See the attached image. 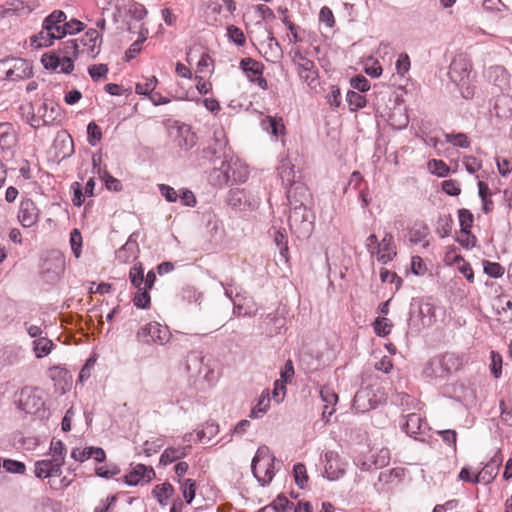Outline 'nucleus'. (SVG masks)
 <instances>
[{
    "mask_svg": "<svg viewBox=\"0 0 512 512\" xmlns=\"http://www.w3.org/2000/svg\"><path fill=\"white\" fill-rule=\"evenodd\" d=\"M66 448L62 441L53 440L50 443L47 457L34 463V475L41 480H47L52 489H64L70 485V480L62 477L65 464Z\"/></svg>",
    "mask_w": 512,
    "mask_h": 512,
    "instance_id": "obj_1",
    "label": "nucleus"
},
{
    "mask_svg": "<svg viewBox=\"0 0 512 512\" xmlns=\"http://www.w3.org/2000/svg\"><path fill=\"white\" fill-rule=\"evenodd\" d=\"M185 370L190 384L197 391H206L214 387L220 378L216 362L198 352H192L187 356Z\"/></svg>",
    "mask_w": 512,
    "mask_h": 512,
    "instance_id": "obj_2",
    "label": "nucleus"
},
{
    "mask_svg": "<svg viewBox=\"0 0 512 512\" xmlns=\"http://www.w3.org/2000/svg\"><path fill=\"white\" fill-rule=\"evenodd\" d=\"M64 20H66V13L62 10H54L46 16L41 30L30 37L31 46L45 48L52 46L56 40L64 38L66 36Z\"/></svg>",
    "mask_w": 512,
    "mask_h": 512,
    "instance_id": "obj_3",
    "label": "nucleus"
},
{
    "mask_svg": "<svg viewBox=\"0 0 512 512\" xmlns=\"http://www.w3.org/2000/svg\"><path fill=\"white\" fill-rule=\"evenodd\" d=\"M304 200L306 198L296 196L293 199V204L289 203L288 224L292 234L298 239L309 238L314 229V214L304 205Z\"/></svg>",
    "mask_w": 512,
    "mask_h": 512,
    "instance_id": "obj_4",
    "label": "nucleus"
},
{
    "mask_svg": "<svg viewBox=\"0 0 512 512\" xmlns=\"http://www.w3.org/2000/svg\"><path fill=\"white\" fill-rule=\"evenodd\" d=\"M249 176L248 166L237 157H230L221 162L219 168H215L210 174V180L215 186H224L233 181L242 183Z\"/></svg>",
    "mask_w": 512,
    "mask_h": 512,
    "instance_id": "obj_5",
    "label": "nucleus"
},
{
    "mask_svg": "<svg viewBox=\"0 0 512 512\" xmlns=\"http://www.w3.org/2000/svg\"><path fill=\"white\" fill-rule=\"evenodd\" d=\"M462 366V358L455 353H444L431 358L423 373L428 378L444 379Z\"/></svg>",
    "mask_w": 512,
    "mask_h": 512,
    "instance_id": "obj_6",
    "label": "nucleus"
},
{
    "mask_svg": "<svg viewBox=\"0 0 512 512\" xmlns=\"http://www.w3.org/2000/svg\"><path fill=\"white\" fill-rule=\"evenodd\" d=\"M275 457L267 446H260L251 462V470L261 486H266L275 476Z\"/></svg>",
    "mask_w": 512,
    "mask_h": 512,
    "instance_id": "obj_7",
    "label": "nucleus"
},
{
    "mask_svg": "<svg viewBox=\"0 0 512 512\" xmlns=\"http://www.w3.org/2000/svg\"><path fill=\"white\" fill-rule=\"evenodd\" d=\"M470 73L471 63L465 56L459 55L453 59L448 75L465 99H471L474 96V86L470 83Z\"/></svg>",
    "mask_w": 512,
    "mask_h": 512,
    "instance_id": "obj_8",
    "label": "nucleus"
},
{
    "mask_svg": "<svg viewBox=\"0 0 512 512\" xmlns=\"http://www.w3.org/2000/svg\"><path fill=\"white\" fill-rule=\"evenodd\" d=\"M365 247L372 258H375L381 264H387L397 255L394 236L390 232H385L379 241L375 234L366 238Z\"/></svg>",
    "mask_w": 512,
    "mask_h": 512,
    "instance_id": "obj_9",
    "label": "nucleus"
},
{
    "mask_svg": "<svg viewBox=\"0 0 512 512\" xmlns=\"http://www.w3.org/2000/svg\"><path fill=\"white\" fill-rule=\"evenodd\" d=\"M386 401V393L380 383L375 382L362 387L354 396L353 408L358 413H365L377 408Z\"/></svg>",
    "mask_w": 512,
    "mask_h": 512,
    "instance_id": "obj_10",
    "label": "nucleus"
},
{
    "mask_svg": "<svg viewBox=\"0 0 512 512\" xmlns=\"http://www.w3.org/2000/svg\"><path fill=\"white\" fill-rule=\"evenodd\" d=\"M282 183L286 186V195L288 203L293 204L296 196L307 198L308 190L305 185L296 181L294 166L289 159H283L278 167Z\"/></svg>",
    "mask_w": 512,
    "mask_h": 512,
    "instance_id": "obj_11",
    "label": "nucleus"
},
{
    "mask_svg": "<svg viewBox=\"0 0 512 512\" xmlns=\"http://www.w3.org/2000/svg\"><path fill=\"white\" fill-rule=\"evenodd\" d=\"M409 325L417 330L430 327L436 320L435 307L428 302L411 304Z\"/></svg>",
    "mask_w": 512,
    "mask_h": 512,
    "instance_id": "obj_12",
    "label": "nucleus"
},
{
    "mask_svg": "<svg viewBox=\"0 0 512 512\" xmlns=\"http://www.w3.org/2000/svg\"><path fill=\"white\" fill-rule=\"evenodd\" d=\"M224 289L225 296L230 299L233 303V315L237 317L253 316L257 312V307L251 297L236 292L234 295V289L232 285L220 283Z\"/></svg>",
    "mask_w": 512,
    "mask_h": 512,
    "instance_id": "obj_13",
    "label": "nucleus"
},
{
    "mask_svg": "<svg viewBox=\"0 0 512 512\" xmlns=\"http://www.w3.org/2000/svg\"><path fill=\"white\" fill-rule=\"evenodd\" d=\"M170 331L166 325L153 321L142 326L137 332V340L146 344L163 345L170 340Z\"/></svg>",
    "mask_w": 512,
    "mask_h": 512,
    "instance_id": "obj_14",
    "label": "nucleus"
},
{
    "mask_svg": "<svg viewBox=\"0 0 512 512\" xmlns=\"http://www.w3.org/2000/svg\"><path fill=\"white\" fill-rule=\"evenodd\" d=\"M17 406L27 414H37L44 407V401L38 388L24 387L19 394Z\"/></svg>",
    "mask_w": 512,
    "mask_h": 512,
    "instance_id": "obj_15",
    "label": "nucleus"
},
{
    "mask_svg": "<svg viewBox=\"0 0 512 512\" xmlns=\"http://www.w3.org/2000/svg\"><path fill=\"white\" fill-rule=\"evenodd\" d=\"M65 257L62 253L54 251L44 260L42 273L48 281H58L65 271Z\"/></svg>",
    "mask_w": 512,
    "mask_h": 512,
    "instance_id": "obj_16",
    "label": "nucleus"
},
{
    "mask_svg": "<svg viewBox=\"0 0 512 512\" xmlns=\"http://www.w3.org/2000/svg\"><path fill=\"white\" fill-rule=\"evenodd\" d=\"M400 426L408 436L416 440H423V436L428 429L427 422L417 413L404 416L400 421Z\"/></svg>",
    "mask_w": 512,
    "mask_h": 512,
    "instance_id": "obj_17",
    "label": "nucleus"
},
{
    "mask_svg": "<svg viewBox=\"0 0 512 512\" xmlns=\"http://www.w3.org/2000/svg\"><path fill=\"white\" fill-rule=\"evenodd\" d=\"M40 210L35 202L29 198L22 199L19 205L17 218L23 228H30L37 224Z\"/></svg>",
    "mask_w": 512,
    "mask_h": 512,
    "instance_id": "obj_18",
    "label": "nucleus"
},
{
    "mask_svg": "<svg viewBox=\"0 0 512 512\" xmlns=\"http://www.w3.org/2000/svg\"><path fill=\"white\" fill-rule=\"evenodd\" d=\"M503 462V455L500 450H497L491 460L474 475L473 483L489 484L497 476L499 468Z\"/></svg>",
    "mask_w": 512,
    "mask_h": 512,
    "instance_id": "obj_19",
    "label": "nucleus"
},
{
    "mask_svg": "<svg viewBox=\"0 0 512 512\" xmlns=\"http://www.w3.org/2000/svg\"><path fill=\"white\" fill-rule=\"evenodd\" d=\"M294 62L297 65L298 75L310 87L316 85L318 79V71L314 62L302 54L295 55Z\"/></svg>",
    "mask_w": 512,
    "mask_h": 512,
    "instance_id": "obj_20",
    "label": "nucleus"
},
{
    "mask_svg": "<svg viewBox=\"0 0 512 512\" xmlns=\"http://www.w3.org/2000/svg\"><path fill=\"white\" fill-rule=\"evenodd\" d=\"M228 204L240 210L254 209L259 205V198L245 189H232L229 192Z\"/></svg>",
    "mask_w": 512,
    "mask_h": 512,
    "instance_id": "obj_21",
    "label": "nucleus"
},
{
    "mask_svg": "<svg viewBox=\"0 0 512 512\" xmlns=\"http://www.w3.org/2000/svg\"><path fill=\"white\" fill-rule=\"evenodd\" d=\"M41 62L45 69L59 73L70 74L74 69L73 59L69 56L60 57L56 54H44Z\"/></svg>",
    "mask_w": 512,
    "mask_h": 512,
    "instance_id": "obj_22",
    "label": "nucleus"
},
{
    "mask_svg": "<svg viewBox=\"0 0 512 512\" xmlns=\"http://www.w3.org/2000/svg\"><path fill=\"white\" fill-rule=\"evenodd\" d=\"M78 42L82 54L95 58L100 53L102 38L96 29L86 31Z\"/></svg>",
    "mask_w": 512,
    "mask_h": 512,
    "instance_id": "obj_23",
    "label": "nucleus"
},
{
    "mask_svg": "<svg viewBox=\"0 0 512 512\" xmlns=\"http://www.w3.org/2000/svg\"><path fill=\"white\" fill-rule=\"evenodd\" d=\"M390 462V451L388 448H380L371 455L369 459H358L357 465L363 471L380 469L387 466Z\"/></svg>",
    "mask_w": 512,
    "mask_h": 512,
    "instance_id": "obj_24",
    "label": "nucleus"
},
{
    "mask_svg": "<svg viewBox=\"0 0 512 512\" xmlns=\"http://www.w3.org/2000/svg\"><path fill=\"white\" fill-rule=\"evenodd\" d=\"M324 475L333 481L342 477L345 473L346 464L340 459L336 452L329 451L325 454Z\"/></svg>",
    "mask_w": 512,
    "mask_h": 512,
    "instance_id": "obj_25",
    "label": "nucleus"
},
{
    "mask_svg": "<svg viewBox=\"0 0 512 512\" xmlns=\"http://www.w3.org/2000/svg\"><path fill=\"white\" fill-rule=\"evenodd\" d=\"M488 82L499 91L504 92L510 86V75L508 71L500 65L489 67L485 72Z\"/></svg>",
    "mask_w": 512,
    "mask_h": 512,
    "instance_id": "obj_26",
    "label": "nucleus"
},
{
    "mask_svg": "<svg viewBox=\"0 0 512 512\" xmlns=\"http://www.w3.org/2000/svg\"><path fill=\"white\" fill-rule=\"evenodd\" d=\"M155 477L152 467L144 464L135 465L125 476V483L129 486H136L140 483L150 482Z\"/></svg>",
    "mask_w": 512,
    "mask_h": 512,
    "instance_id": "obj_27",
    "label": "nucleus"
},
{
    "mask_svg": "<svg viewBox=\"0 0 512 512\" xmlns=\"http://www.w3.org/2000/svg\"><path fill=\"white\" fill-rule=\"evenodd\" d=\"M138 236V232L132 233L126 243L117 250L116 259L120 263H129L137 259L139 253Z\"/></svg>",
    "mask_w": 512,
    "mask_h": 512,
    "instance_id": "obj_28",
    "label": "nucleus"
},
{
    "mask_svg": "<svg viewBox=\"0 0 512 512\" xmlns=\"http://www.w3.org/2000/svg\"><path fill=\"white\" fill-rule=\"evenodd\" d=\"M32 75V67L24 59H13L6 71V78L10 81H18L29 78Z\"/></svg>",
    "mask_w": 512,
    "mask_h": 512,
    "instance_id": "obj_29",
    "label": "nucleus"
},
{
    "mask_svg": "<svg viewBox=\"0 0 512 512\" xmlns=\"http://www.w3.org/2000/svg\"><path fill=\"white\" fill-rule=\"evenodd\" d=\"M261 128L271 135L275 140L285 133V125L282 117L266 116L260 122Z\"/></svg>",
    "mask_w": 512,
    "mask_h": 512,
    "instance_id": "obj_30",
    "label": "nucleus"
},
{
    "mask_svg": "<svg viewBox=\"0 0 512 512\" xmlns=\"http://www.w3.org/2000/svg\"><path fill=\"white\" fill-rule=\"evenodd\" d=\"M43 125H51L60 116V107L53 101L45 99L37 109Z\"/></svg>",
    "mask_w": 512,
    "mask_h": 512,
    "instance_id": "obj_31",
    "label": "nucleus"
},
{
    "mask_svg": "<svg viewBox=\"0 0 512 512\" xmlns=\"http://www.w3.org/2000/svg\"><path fill=\"white\" fill-rule=\"evenodd\" d=\"M320 397L325 403L322 417L328 421L329 417L335 412L334 406L338 402V395L335 390L330 386H323L320 389Z\"/></svg>",
    "mask_w": 512,
    "mask_h": 512,
    "instance_id": "obj_32",
    "label": "nucleus"
},
{
    "mask_svg": "<svg viewBox=\"0 0 512 512\" xmlns=\"http://www.w3.org/2000/svg\"><path fill=\"white\" fill-rule=\"evenodd\" d=\"M177 144L184 150L191 149L196 144V135L188 125H180L177 128Z\"/></svg>",
    "mask_w": 512,
    "mask_h": 512,
    "instance_id": "obj_33",
    "label": "nucleus"
},
{
    "mask_svg": "<svg viewBox=\"0 0 512 512\" xmlns=\"http://www.w3.org/2000/svg\"><path fill=\"white\" fill-rule=\"evenodd\" d=\"M270 409V393L269 390H263L259 396L257 403L252 407L249 417L252 419L261 418Z\"/></svg>",
    "mask_w": 512,
    "mask_h": 512,
    "instance_id": "obj_34",
    "label": "nucleus"
},
{
    "mask_svg": "<svg viewBox=\"0 0 512 512\" xmlns=\"http://www.w3.org/2000/svg\"><path fill=\"white\" fill-rule=\"evenodd\" d=\"M189 446L168 447L160 457V463L163 465L171 464L172 462L184 458L188 454Z\"/></svg>",
    "mask_w": 512,
    "mask_h": 512,
    "instance_id": "obj_35",
    "label": "nucleus"
},
{
    "mask_svg": "<svg viewBox=\"0 0 512 512\" xmlns=\"http://www.w3.org/2000/svg\"><path fill=\"white\" fill-rule=\"evenodd\" d=\"M405 476V469L402 467H395L390 470L383 471L379 474L378 480L385 485L398 484Z\"/></svg>",
    "mask_w": 512,
    "mask_h": 512,
    "instance_id": "obj_36",
    "label": "nucleus"
},
{
    "mask_svg": "<svg viewBox=\"0 0 512 512\" xmlns=\"http://www.w3.org/2000/svg\"><path fill=\"white\" fill-rule=\"evenodd\" d=\"M53 346L54 344L52 340L46 336H42L33 341V351L37 358H43L47 356L51 352Z\"/></svg>",
    "mask_w": 512,
    "mask_h": 512,
    "instance_id": "obj_37",
    "label": "nucleus"
},
{
    "mask_svg": "<svg viewBox=\"0 0 512 512\" xmlns=\"http://www.w3.org/2000/svg\"><path fill=\"white\" fill-rule=\"evenodd\" d=\"M219 432L218 425L213 422H206L201 429L196 430L198 442L207 443Z\"/></svg>",
    "mask_w": 512,
    "mask_h": 512,
    "instance_id": "obj_38",
    "label": "nucleus"
},
{
    "mask_svg": "<svg viewBox=\"0 0 512 512\" xmlns=\"http://www.w3.org/2000/svg\"><path fill=\"white\" fill-rule=\"evenodd\" d=\"M240 66L250 79L262 75L263 65L252 58L242 59Z\"/></svg>",
    "mask_w": 512,
    "mask_h": 512,
    "instance_id": "obj_39",
    "label": "nucleus"
},
{
    "mask_svg": "<svg viewBox=\"0 0 512 512\" xmlns=\"http://www.w3.org/2000/svg\"><path fill=\"white\" fill-rule=\"evenodd\" d=\"M174 488L169 483L157 485L153 489V494L161 505H167L170 497L173 495Z\"/></svg>",
    "mask_w": 512,
    "mask_h": 512,
    "instance_id": "obj_40",
    "label": "nucleus"
},
{
    "mask_svg": "<svg viewBox=\"0 0 512 512\" xmlns=\"http://www.w3.org/2000/svg\"><path fill=\"white\" fill-rule=\"evenodd\" d=\"M427 168L431 174L437 177H446L450 173V168L443 160L432 159L428 161Z\"/></svg>",
    "mask_w": 512,
    "mask_h": 512,
    "instance_id": "obj_41",
    "label": "nucleus"
},
{
    "mask_svg": "<svg viewBox=\"0 0 512 512\" xmlns=\"http://www.w3.org/2000/svg\"><path fill=\"white\" fill-rule=\"evenodd\" d=\"M158 80L155 76L145 78L143 82H138L135 86V92L139 95L150 96L155 90Z\"/></svg>",
    "mask_w": 512,
    "mask_h": 512,
    "instance_id": "obj_42",
    "label": "nucleus"
},
{
    "mask_svg": "<svg viewBox=\"0 0 512 512\" xmlns=\"http://www.w3.org/2000/svg\"><path fill=\"white\" fill-rule=\"evenodd\" d=\"M129 279L135 288H143L144 270L141 263H136L130 268Z\"/></svg>",
    "mask_w": 512,
    "mask_h": 512,
    "instance_id": "obj_43",
    "label": "nucleus"
},
{
    "mask_svg": "<svg viewBox=\"0 0 512 512\" xmlns=\"http://www.w3.org/2000/svg\"><path fill=\"white\" fill-rule=\"evenodd\" d=\"M346 101L351 111H357L366 106V98L352 90L347 92Z\"/></svg>",
    "mask_w": 512,
    "mask_h": 512,
    "instance_id": "obj_44",
    "label": "nucleus"
},
{
    "mask_svg": "<svg viewBox=\"0 0 512 512\" xmlns=\"http://www.w3.org/2000/svg\"><path fill=\"white\" fill-rule=\"evenodd\" d=\"M444 136L446 142L455 147L468 148L470 146V141L465 133H445Z\"/></svg>",
    "mask_w": 512,
    "mask_h": 512,
    "instance_id": "obj_45",
    "label": "nucleus"
},
{
    "mask_svg": "<svg viewBox=\"0 0 512 512\" xmlns=\"http://www.w3.org/2000/svg\"><path fill=\"white\" fill-rule=\"evenodd\" d=\"M230 42H233L237 46L243 47L246 44V37L244 32L235 25H229L226 33Z\"/></svg>",
    "mask_w": 512,
    "mask_h": 512,
    "instance_id": "obj_46",
    "label": "nucleus"
},
{
    "mask_svg": "<svg viewBox=\"0 0 512 512\" xmlns=\"http://www.w3.org/2000/svg\"><path fill=\"white\" fill-rule=\"evenodd\" d=\"M454 262L457 264L459 272L467 279L468 282H474V272L471 265L460 255L455 256Z\"/></svg>",
    "mask_w": 512,
    "mask_h": 512,
    "instance_id": "obj_47",
    "label": "nucleus"
},
{
    "mask_svg": "<svg viewBox=\"0 0 512 512\" xmlns=\"http://www.w3.org/2000/svg\"><path fill=\"white\" fill-rule=\"evenodd\" d=\"M70 247L72 250L73 255L75 258H79L82 253V235L81 232L78 229H73L70 232V239H69Z\"/></svg>",
    "mask_w": 512,
    "mask_h": 512,
    "instance_id": "obj_48",
    "label": "nucleus"
},
{
    "mask_svg": "<svg viewBox=\"0 0 512 512\" xmlns=\"http://www.w3.org/2000/svg\"><path fill=\"white\" fill-rule=\"evenodd\" d=\"M483 270L485 274L492 278H500L505 273V268L501 264L488 260L483 261Z\"/></svg>",
    "mask_w": 512,
    "mask_h": 512,
    "instance_id": "obj_49",
    "label": "nucleus"
},
{
    "mask_svg": "<svg viewBox=\"0 0 512 512\" xmlns=\"http://www.w3.org/2000/svg\"><path fill=\"white\" fill-rule=\"evenodd\" d=\"M274 243L279 249V254L285 262L288 260V241L286 235L278 230L274 235Z\"/></svg>",
    "mask_w": 512,
    "mask_h": 512,
    "instance_id": "obj_50",
    "label": "nucleus"
},
{
    "mask_svg": "<svg viewBox=\"0 0 512 512\" xmlns=\"http://www.w3.org/2000/svg\"><path fill=\"white\" fill-rule=\"evenodd\" d=\"M374 332L380 337H385L391 332L392 324L385 317H378L373 323Z\"/></svg>",
    "mask_w": 512,
    "mask_h": 512,
    "instance_id": "obj_51",
    "label": "nucleus"
},
{
    "mask_svg": "<svg viewBox=\"0 0 512 512\" xmlns=\"http://www.w3.org/2000/svg\"><path fill=\"white\" fill-rule=\"evenodd\" d=\"M180 484L183 497L185 498L186 502L190 504L195 497L196 483L192 479H184L180 482Z\"/></svg>",
    "mask_w": 512,
    "mask_h": 512,
    "instance_id": "obj_52",
    "label": "nucleus"
},
{
    "mask_svg": "<svg viewBox=\"0 0 512 512\" xmlns=\"http://www.w3.org/2000/svg\"><path fill=\"white\" fill-rule=\"evenodd\" d=\"M295 483L299 488L303 489L308 482V475L304 464L298 463L293 467Z\"/></svg>",
    "mask_w": 512,
    "mask_h": 512,
    "instance_id": "obj_53",
    "label": "nucleus"
},
{
    "mask_svg": "<svg viewBox=\"0 0 512 512\" xmlns=\"http://www.w3.org/2000/svg\"><path fill=\"white\" fill-rule=\"evenodd\" d=\"M149 290H145V288H137V292L133 298V303L137 308L146 309L150 305V295L148 293Z\"/></svg>",
    "mask_w": 512,
    "mask_h": 512,
    "instance_id": "obj_54",
    "label": "nucleus"
},
{
    "mask_svg": "<svg viewBox=\"0 0 512 512\" xmlns=\"http://www.w3.org/2000/svg\"><path fill=\"white\" fill-rule=\"evenodd\" d=\"M102 138L100 127L95 122H90L87 125V139L91 146H96Z\"/></svg>",
    "mask_w": 512,
    "mask_h": 512,
    "instance_id": "obj_55",
    "label": "nucleus"
},
{
    "mask_svg": "<svg viewBox=\"0 0 512 512\" xmlns=\"http://www.w3.org/2000/svg\"><path fill=\"white\" fill-rule=\"evenodd\" d=\"M3 468L12 474H24L26 471V466L23 462L13 460V459H5L2 463Z\"/></svg>",
    "mask_w": 512,
    "mask_h": 512,
    "instance_id": "obj_56",
    "label": "nucleus"
},
{
    "mask_svg": "<svg viewBox=\"0 0 512 512\" xmlns=\"http://www.w3.org/2000/svg\"><path fill=\"white\" fill-rule=\"evenodd\" d=\"M458 217H459L461 231L463 233L469 234L470 229L473 224L472 213L467 209H461V210H459Z\"/></svg>",
    "mask_w": 512,
    "mask_h": 512,
    "instance_id": "obj_57",
    "label": "nucleus"
},
{
    "mask_svg": "<svg viewBox=\"0 0 512 512\" xmlns=\"http://www.w3.org/2000/svg\"><path fill=\"white\" fill-rule=\"evenodd\" d=\"M109 69L106 64H94L88 67L89 76L93 81H99L105 79Z\"/></svg>",
    "mask_w": 512,
    "mask_h": 512,
    "instance_id": "obj_58",
    "label": "nucleus"
},
{
    "mask_svg": "<svg viewBox=\"0 0 512 512\" xmlns=\"http://www.w3.org/2000/svg\"><path fill=\"white\" fill-rule=\"evenodd\" d=\"M269 506L273 512H287L293 507V503L285 496H278Z\"/></svg>",
    "mask_w": 512,
    "mask_h": 512,
    "instance_id": "obj_59",
    "label": "nucleus"
},
{
    "mask_svg": "<svg viewBox=\"0 0 512 512\" xmlns=\"http://www.w3.org/2000/svg\"><path fill=\"white\" fill-rule=\"evenodd\" d=\"M462 163L469 174H475L482 168L481 160L474 156H464Z\"/></svg>",
    "mask_w": 512,
    "mask_h": 512,
    "instance_id": "obj_60",
    "label": "nucleus"
},
{
    "mask_svg": "<svg viewBox=\"0 0 512 512\" xmlns=\"http://www.w3.org/2000/svg\"><path fill=\"white\" fill-rule=\"evenodd\" d=\"M64 29L67 35L77 34L85 29V24L77 19L64 20Z\"/></svg>",
    "mask_w": 512,
    "mask_h": 512,
    "instance_id": "obj_61",
    "label": "nucleus"
},
{
    "mask_svg": "<svg viewBox=\"0 0 512 512\" xmlns=\"http://www.w3.org/2000/svg\"><path fill=\"white\" fill-rule=\"evenodd\" d=\"M63 53L64 56H69L71 58H77L79 54H82L78 40L73 39L64 42Z\"/></svg>",
    "mask_w": 512,
    "mask_h": 512,
    "instance_id": "obj_62",
    "label": "nucleus"
},
{
    "mask_svg": "<svg viewBox=\"0 0 512 512\" xmlns=\"http://www.w3.org/2000/svg\"><path fill=\"white\" fill-rule=\"evenodd\" d=\"M158 190L160 194L165 198L166 201L174 203L179 198V193L171 186L167 184H159Z\"/></svg>",
    "mask_w": 512,
    "mask_h": 512,
    "instance_id": "obj_63",
    "label": "nucleus"
},
{
    "mask_svg": "<svg viewBox=\"0 0 512 512\" xmlns=\"http://www.w3.org/2000/svg\"><path fill=\"white\" fill-rule=\"evenodd\" d=\"M350 85L353 89L359 92H366L370 89V83L366 77L357 75L350 80Z\"/></svg>",
    "mask_w": 512,
    "mask_h": 512,
    "instance_id": "obj_64",
    "label": "nucleus"
}]
</instances>
